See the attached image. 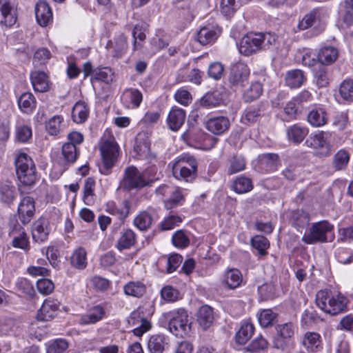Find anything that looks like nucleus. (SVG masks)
I'll use <instances>...</instances> for the list:
<instances>
[{
	"label": "nucleus",
	"mask_w": 353,
	"mask_h": 353,
	"mask_svg": "<svg viewBox=\"0 0 353 353\" xmlns=\"http://www.w3.org/2000/svg\"><path fill=\"white\" fill-rule=\"evenodd\" d=\"M234 190L238 194H243L253 189L252 180L245 176H239L234 181Z\"/></svg>",
	"instance_id": "nucleus-39"
},
{
	"label": "nucleus",
	"mask_w": 353,
	"mask_h": 353,
	"mask_svg": "<svg viewBox=\"0 0 353 353\" xmlns=\"http://www.w3.org/2000/svg\"><path fill=\"white\" fill-rule=\"evenodd\" d=\"M276 41L270 33L249 32L241 39L239 46L241 54L250 56L261 50H268Z\"/></svg>",
	"instance_id": "nucleus-2"
},
{
	"label": "nucleus",
	"mask_w": 353,
	"mask_h": 353,
	"mask_svg": "<svg viewBox=\"0 0 353 353\" xmlns=\"http://www.w3.org/2000/svg\"><path fill=\"white\" fill-rule=\"evenodd\" d=\"M285 84L291 88L300 87L305 80L303 71L301 70H292L289 71L285 76Z\"/></svg>",
	"instance_id": "nucleus-27"
},
{
	"label": "nucleus",
	"mask_w": 353,
	"mask_h": 353,
	"mask_svg": "<svg viewBox=\"0 0 353 353\" xmlns=\"http://www.w3.org/2000/svg\"><path fill=\"white\" fill-rule=\"evenodd\" d=\"M68 347L65 339H57L50 343L47 347V353H64Z\"/></svg>",
	"instance_id": "nucleus-57"
},
{
	"label": "nucleus",
	"mask_w": 353,
	"mask_h": 353,
	"mask_svg": "<svg viewBox=\"0 0 353 353\" xmlns=\"http://www.w3.org/2000/svg\"><path fill=\"white\" fill-rule=\"evenodd\" d=\"M250 243L252 248L257 250L261 255L266 254V250L270 246L269 241L261 235L254 236L251 239Z\"/></svg>",
	"instance_id": "nucleus-48"
},
{
	"label": "nucleus",
	"mask_w": 353,
	"mask_h": 353,
	"mask_svg": "<svg viewBox=\"0 0 353 353\" xmlns=\"http://www.w3.org/2000/svg\"><path fill=\"white\" fill-rule=\"evenodd\" d=\"M338 55V50L335 48H323L318 54V65L325 66L332 64L336 60Z\"/></svg>",
	"instance_id": "nucleus-25"
},
{
	"label": "nucleus",
	"mask_w": 353,
	"mask_h": 353,
	"mask_svg": "<svg viewBox=\"0 0 353 353\" xmlns=\"http://www.w3.org/2000/svg\"><path fill=\"white\" fill-rule=\"evenodd\" d=\"M12 246L28 251L30 249L28 238L26 233L22 231L19 236H14L12 240Z\"/></svg>",
	"instance_id": "nucleus-59"
},
{
	"label": "nucleus",
	"mask_w": 353,
	"mask_h": 353,
	"mask_svg": "<svg viewBox=\"0 0 353 353\" xmlns=\"http://www.w3.org/2000/svg\"><path fill=\"white\" fill-rule=\"evenodd\" d=\"M222 101L221 94L218 91L206 93L199 101L201 106L214 108L218 106Z\"/></svg>",
	"instance_id": "nucleus-32"
},
{
	"label": "nucleus",
	"mask_w": 353,
	"mask_h": 353,
	"mask_svg": "<svg viewBox=\"0 0 353 353\" xmlns=\"http://www.w3.org/2000/svg\"><path fill=\"white\" fill-rule=\"evenodd\" d=\"M277 314L271 310H263L259 316V322L263 327H267L273 324Z\"/></svg>",
	"instance_id": "nucleus-54"
},
{
	"label": "nucleus",
	"mask_w": 353,
	"mask_h": 353,
	"mask_svg": "<svg viewBox=\"0 0 353 353\" xmlns=\"http://www.w3.org/2000/svg\"><path fill=\"white\" fill-rule=\"evenodd\" d=\"M243 281V276L241 271L236 268L228 270L224 275L223 283L230 289H236L239 287Z\"/></svg>",
	"instance_id": "nucleus-26"
},
{
	"label": "nucleus",
	"mask_w": 353,
	"mask_h": 353,
	"mask_svg": "<svg viewBox=\"0 0 353 353\" xmlns=\"http://www.w3.org/2000/svg\"><path fill=\"white\" fill-rule=\"evenodd\" d=\"M16 172L18 180L22 187L31 188L37 180L35 164L32 158L26 153H20L17 155L14 160Z\"/></svg>",
	"instance_id": "nucleus-4"
},
{
	"label": "nucleus",
	"mask_w": 353,
	"mask_h": 353,
	"mask_svg": "<svg viewBox=\"0 0 353 353\" xmlns=\"http://www.w3.org/2000/svg\"><path fill=\"white\" fill-rule=\"evenodd\" d=\"M254 327L251 323L243 325L236 334V341L240 345H243L251 338L254 333Z\"/></svg>",
	"instance_id": "nucleus-38"
},
{
	"label": "nucleus",
	"mask_w": 353,
	"mask_h": 353,
	"mask_svg": "<svg viewBox=\"0 0 353 353\" xmlns=\"http://www.w3.org/2000/svg\"><path fill=\"white\" fill-rule=\"evenodd\" d=\"M17 195L15 187L10 184L0 185V200L6 205H10Z\"/></svg>",
	"instance_id": "nucleus-37"
},
{
	"label": "nucleus",
	"mask_w": 353,
	"mask_h": 353,
	"mask_svg": "<svg viewBox=\"0 0 353 353\" xmlns=\"http://www.w3.org/2000/svg\"><path fill=\"white\" fill-rule=\"evenodd\" d=\"M320 336L315 332H307L305 334L302 344L307 350L312 352L316 350L319 345Z\"/></svg>",
	"instance_id": "nucleus-46"
},
{
	"label": "nucleus",
	"mask_w": 353,
	"mask_h": 353,
	"mask_svg": "<svg viewBox=\"0 0 353 353\" xmlns=\"http://www.w3.org/2000/svg\"><path fill=\"white\" fill-rule=\"evenodd\" d=\"M136 236L134 232L130 229L125 230L118 241L117 248L120 251L129 249L134 245Z\"/></svg>",
	"instance_id": "nucleus-36"
},
{
	"label": "nucleus",
	"mask_w": 353,
	"mask_h": 353,
	"mask_svg": "<svg viewBox=\"0 0 353 353\" xmlns=\"http://www.w3.org/2000/svg\"><path fill=\"white\" fill-rule=\"evenodd\" d=\"M205 126L211 132H225L230 127V121L222 116L213 117L208 120Z\"/></svg>",
	"instance_id": "nucleus-23"
},
{
	"label": "nucleus",
	"mask_w": 353,
	"mask_h": 353,
	"mask_svg": "<svg viewBox=\"0 0 353 353\" xmlns=\"http://www.w3.org/2000/svg\"><path fill=\"white\" fill-rule=\"evenodd\" d=\"M156 168H149L142 172L133 165L125 169L123 179L120 181L119 188L124 191H130L134 189H141L150 185L157 179L151 177V173L154 172Z\"/></svg>",
	"instance_id": "nucleus-1"
},
{
	"label": "nucleus",
	"mask_w": 353,
	"mask_h": 353,
	"mask_svg": "<svg viewBox=\"0 0 353 353\" xmlns=\"http://www.w3.org/2000/svg\"><path fill=\"white\" fill-rule=\"evenodd\" d=\"M19 108L25 113L31 112L36 105V100L30 92H25L21 95L18 100Z\"/></svg>",
	"instance_id": "nucleus-34"
},
{
	"label": "nucleus",
	"mask_w": 353,
	"mask_h": 353,
	"mask_svg": "<svg viewBox=\"0 0 353 353\" xmlns=\"http://www.w3.org/2000/svg\"><path fill=\"white\" fill-rule=\"evenodd\" d=\"M262 93V84L258 81H254L244 91L243 99L245 102H252L259 98Z\"/></svg>",
	"instance_id": "nucleus-33"
},
{
	"label": "nucleus",
	"mask_w": 353,
	"mask_h": 353,
	"mask_svg": "<svg viewBox=\"0 0 353 353\" xmlns=\"http://www.w3.org/2000/svg\"><path fill=\"white\" fill-rule=\"evenodd\" d=\"M221 29L218 26H204L197 34V40L202 45L215 41L219 37Z\"/></svg>",
	"instance_id": "nucleus-17"
},
{
	"label": "nucleus",
	"mask_w": 353,
	"mask_h": 353,
	"mask_svg": "<svg viewBox=\"0 0 353 353\" xmlns=\"http://www.w3.org/2000/svg\"><path fill=\"white\" fill-rule=\"evenodd\" d=\"M318 19V12L316 10H313L303 17L299 21L297 28L299 30H305L314 26Z\"/></svg>",
	"instance_id": "nucleus-44"
},
{
	"label": "nucleus",
	"mask_w": 353,
	"mask_h": 353,
	"mask_svg": "<svg viewBox=\"0 0 353 353\" xmlns=\"http://www.w3.org/2000/svg\"><path fill=\"white\" fill-rule=\"evenodd\" d=\"M224 72V66L219 62H214L211 63L208 68V74L210 77L219 80L220 79Z\"/></svg>",
	"instance_id": "nucleus-60"
},
{
	"label": "nucleus",
	"mask_w": 353,
	"mask_h": 353,
	"mask_svg": "<svg viewBox=\"0 0 353 353\" xmlns=\"http://www.w3.org/2000/svg\"><path fill=\"white\" fill-rule=\"evenodd\" d=\"M165 343V337L163 334H154L149 339L148 348L151 353H162Z\"/></svg>",
	"instance_id": "nucleus-31"
},
{
	"label": "nucleus",
	"mask_w": 353,
	"mask_h": 353,
	"mask_svg": "<svg viewBox=\"0 0 353 353\" xmlns=\"http://www.w3.org/2000/svg\"><path fill=\"white\" fill-rule=\"evenodd\" d=\"M62 154L65 161L74 163L77 157L76 146L72 143H65L62 146Z\"/></svg>",
	"instance_id": "nucleus-55"
},
{
	"label": "nucleus",
	"mask_w": 353,
	"mask_h": 353,
	"mask_svg": "<svg viewBox=\"0 0 353 353\" xmlns=\"http://www.w3.org/2000/svg\"><path fill=\"white\" fill-rule=\"evenodd\" d=\"M214 321L213 310L205 305L200 307L197 313V322L203 330H208Z\"/></svg>",
	"instance_id": "nucleus-21"
},
{
	"label": "nucleus",
	"mask_w": 353,
	"mask_h": 353,
	"mask_svg": "<svg viewBox=\"0 0 353 353\" xmlns=\"http://www.w3.org/2000/svg\"><path fill=\"white\" fill-rule=\"evenodd\" d=\"M305 143L314 150V154L319 157H327L330 154V144L323 134H310Z\"/></svg>",
	"instance_id": "nucleus-11"
},
{
	"label": "nucleus",
	"mask_w": 353,
	"mask_h": 353,
	"mask_svg": "<svg viewBox=\"0 0 353 353\" xmlns=\"http://www.w3.org/2000/svg\"><path fill=\"white\" fill-rule=\"evenodd\" d=\"M170 315L168 327L171 333L177 337H183L190 332L191 322L186 310L180 308L172 312Z\"/></svg>",
	"instance_id": "nucleus-6"
},
{
	"label": "nucleus",
	"mask_w": 353,
	"mask_h": 353,
	"mask_svg": "<svg viewBox=\"0 0 353 353\" xmlns=\"http://www.w3.org/2000/svg\"><path fill=\"white\" fill-rule=\"evenodd\" d=\"M250 74L246 64L237 62L232 65L228 77L229 86L234 90L243 88L248 83Z\"/></svg>",
	"instance_id": "nucleus-9"
},
{
	"label": "nucleus",
	"mask_w": 353,
	"mask_h": 353,
	"mask_svg": "<svg viewBox=\"0 0 353 353\" xmlns=\"http://www.w3.org/2000/svg\"><path fill=\"white\" fill-rule=\"evenodd\" d=\"M104 314V310L102 307L97 305L94 307L90 313L83 315L81 319L82 324L94 323L102 319Z\"/></svg>",
	"instance_id": "nucleus-42"
},
{
	"label": "nucleus",
	"mask_w": 353,
	"mask_h": 353,
	"mask_svg": "<svg viewBox=\"0 0 353 353\" xmlns=\"http://www.w3.org/2000/svg\"><path fill=\"white\" fill-rule=\"evenodd\" d=\"M172 172L176 178L179 174L185 181H192L196 176L197 162L191 156L179 158L172 165Z\"/></svg>",
	"instance_id": "nucleus-7"
},
{
	"label": "nucleus",
	"mask_w": 353,
	"mask_h": 353,
	"mask_svg": "<svg viewBox=\"0 0 353 353\" xmlns=\"http://www.w3.org/2000/svg\"><path fill=\"white\" fill-rule=\"evenodd\" d=\"M17 286L23 294L32 298L35 294L33 285L26 279H20L17 283Z\"/></svg>",
	"instance_id": "nucleus-58"
},
{
	"label": "nucleus",
	"mask_w": 353,
	"mask_h": 353,
	"mask_svg": "<svg viewBox=\"0 0 353 353\" xmlns=\"http://www.w3.org/2000/svg\"><path fill=\"white\" fill-rule=\"evenodd\" d=\"M268 347V342L262 336L254 339L246 347L248 352H254L264 350Z\"/></svg>",
	"instance_id": "nucleus-56"
},
{
	"label": "nucleus",
	"mask_w": 353,
	"mask_h": 353,
	"mask_svg": "<svg viewBox=\"0 0 353 353\" xmlns=\"http://www.w3.org/2000/svg\"><path fill=\"white\" fill-rule=\"evenodd\" d=\"M31 83L35 92H44L49 89L46 74L41 71H33L30 74Z\"/></svg>",
	"instance_id": "nucleus-18"
},
{
	"label": "nucleus",
	"mask_w": 353,
	"mask_h": 353,
	"mask_svg": "<svg viewBox=\"0 0 353 353\" xmlns=\"http://www.w3.org/2000/svg\"><path fill=\"white\" fill-rule=\"evenodd\" d=\"M182 222V218L177 215L171 214L166 217L161 223V230L173 229L178 223Z\"/></svg>",
	"instance_id": "nucleus-61"
},
{
	"label": "nucleus",
	"mask_w": 353,
	"mask_h": 353,
	"mask_svg": "<svg viewBox=\"0 0 353 353\" xmlns=\"http://www.w3.org/2000/svg\"><path fill=\"white\" fill-rule=\"evenodd\" d=\"M48 221L44 218L34 222L32 229V238L37 242H43L49 234Z\"/></svg>",
	"instance_id": "nucleus-19"
},
{
	"label": "nucleus",
	"mask_w": 353,
	"mask_h": 353,
	"mask_svg": "<svg viewBox=\"0 0 353 353\" xmlns=\"http://www.w3.org/2000/svg\"><path fill=\"white\" fill-rule=\"evenodd\" d=\"M185 119V112L183 110L173 108L168 117L169 128L172 131H177L183 124Z\"/></svg>",
	"instance_id": "nucleus-20"
},
{
	"label": "nucleus",
	"mask_w": 353,
	"mask_h": 353,
	"mask_svg": "<svg viewBox=\"0 0 353 353\" xmlns=\"http://www.w3.org/2000/svg\"><path fill=\"white\" fill-rule=\"evenodd\" d=\"M350 154L345 150H339L334 156L332 165L336 170H343L350 161Z\"/></svg>",
	"instance_id": "nucleus-35"
},
{
	"label": "nucleus",
	"mask_w": 353,
	"mask_h": 353,
	"mask_svg": "<svg viewBox=\"0 0 353 353\" xmlns=\"http://www.w3.org/2000/svg\"><path fill=\"white\" fill-rule=\"evenodd\" d=\"M87 253L85 250L79 247L75 250L70 257L71 265L77 269L83 270L87 265Z\"/></svg>",
	"instance_id": "nucleus-29"
},
{
	"label": "nucleus",
	"mask_w": 353,
	"mask_h": 353,
	"mask_svg": "<svg viewBox=\"0 0 353 353\" xmlns=\"http://www.w3.org/2000/svg\"><path fill=\"white\" fill-rule=\"evenodd\" d=\"M314 70L315 81L318 87H326L329 83L326 68L324 65H318Z\"/></svg>",
	"instance_id": "nucleus-50"
},
{
	"label": "nucleus",
	"mask_w": 353,
	"mask_h": 353,
	"mask_svg": "<svg viewBox=\"0 0 353 353\" xmlns=\"http://www.w3.org/2000/svg\"><path fill=\"white\" fill-rule=\"evenodd\" d=\"M230 167L228 170L229 174H233L243 170L245 168V159L243 157L234 155L230 160Z\"/></svg>",
	"instance_id": "nucleus-49"
},
{
	"label": "nucleus",
	"mask_w": 353,
	"mask_h": 353,
	"mask_svg": "<svg viewBox=\"0 0 353 353\" xmlns=\"http://www.w3.org/2000/svg\"><path fill=\"white\" fill-rule=\"evenodd\" d=\"M172 243L176 247L185 248L189 245L190 240L183 230H179L172 236Z\"/></svg>",
	"instance_id": "nucleus-63"
},
{
	"label": "nucleus",
	"mask_w": 353,
	"mask_h": 353,
	"mask_svg": "<svg viewBox=\"0 0 353 353\" xmlns=\"http://www.w3.org/2000/svg\"><path fill=\"white\" fill-rule=\"evenodd\" d=\"M259 161L270 171H275L281 164L279 156L275 153H263L259 156Z\"/></svg>",
	"instance_id": "nucleus-28"
},
{
	"label": "nucleus",
	"mask_w": 353,
	"mask_h": 353,
	"mask_svg": "<svg viewBox=\"0 0 353 353\" xmlns=\"http://www.w3.org/2000/svg\"><path fill=\"white\" fill-rule=\"evenodd\" d=\"M19 219L23 225L28 223L35 213V202L32 197L24 196L20 201L17 210Z\"/></svg>",
	"instance_id": "nucleus-13"
},
{
	"label": "nucleus",
	"mask_w": 353,
	"mask_h": 353,
	"mask_svg": "<svg viewBox=\"0 0 353 353\" xmlns=\"http://www.w3.org/2000/svg\"><path fill=\"white\" fill-rule=\"evenodd\" d=\"M327 290H319L316 294V306L325 314L335 316L347 311L348 299L342 294L339 293L331 296Z\"/></svg>",
	"instance_id": "nucleus-3"
},
{
	"label": "nucleus",
	"mask_w": 353,
	"mask_h": 353,
	"mask_svg": "<svg viewBox=\"0 0 353 353\" xmlns=\"http://www.w3.org/2000/svg\"><path fill=\"white\" fill-rule=\"evenodd\" d=\"M104 314V310L102 307L97 305L94 307L90 313L83 315L81 319L82 324L94 323L102 319Z\"/></svg>",
	"instance_id": "nucleus-41"
},
{
	"label": "nucleus",
	"mask_w": 353,
	"mask_h": 353,
	"mask_svg": "<svg viewBox=\"0 0 353 353\" xmlns=\"http://www.w3.org/2000/svg\"><path fill=\"white\" fill-rule=\"evenodd\" d=\"M17 16L10 0H0V25L11 27L15 24Z\"/></svg>",
	"instance_id": "nucleus-14"
},
{
	"label": "nucleus",
	"mask_w": 353,
	"mask_h": 353,
	"mask_svg": "<svg viewBox=\"0 0 353 353\" xmlns=\"http://www.w3.org/2000/svg\"><path fill=\"white\" fill-rule=\"evenodd\" d=\"M88 114V108L85 102L78 101L72 108V117L75 123H81L87 119Z\"/></svg>",
	"instance_id": "nucleus-30"
},
{
	"label": "nucleus",
	"mask_w": 353,
	"mask_h": 353,
	"mask_svg": "<svg viewBox=\"0 0 353 353\" xmlns=\"http://www.w3.org/2000/svg\"><path fill=\"white\" fill-rule=\"evenodd\" d=\"M258 292L262 300L273 299L276 296V286L271 283H266L258 288Z\"/></svg>",
	"instance_id": "nucleus-47"
},
{
	"label": "nucleus",
	"mask_w": 353,
	"mask_h": 353,
	"mask_svg": "<svg viewBox=\"0 0 353 353\" xmlns=\"http://www.w3.org/2000/svg\"><path fill=\"white\" fill-rule=\"evenodd\" d=\"M119 149L113 136L110 135L108 139L103 141L100 146L102 165L99 166V171L101 174L108 175L111 173V170L117 159Z\"/></svg>",
	"instance_id": "nucleus-5"
},
{
	"label": "nucleus",
	"mask_w": 353,
	"mask_h": 353,
	"mask_svg": "<svg viewBox=\"0 0 353 353\" xmlns=\"http://www.w3.org/2000/svg\"><path fill=\"white\" fill-rule=\"evenodd\" d=\"M310 215L303 210H296L291 212L290 221L293 227L298 231L305 228L309 225Z\"/></svg>",
	"instance_id": "nucleus-22"
},
{
	"label": "nucleus",
	"mask_w": 353,
	"mask_h": 353,
	"mask_svg": "<svg viewBox=\"0 0 353 353\" xmlns=\"http://www.w3.org/2000/svg\"><path fill=\"white\" fill-rule=\"evenodd\" d=\"M60 303L57 300L48 298L46 299L39 310L37 319L39 321H48L55 317Z\"/></svg>",
	"instance_id": "nucleus-15"
},
{
	"label": "nucleus",
	"mask_w": 353,
	"mask_h": 353,
	"mask_svg": "<svg viewBox=\"0 0 353 353\" xmlns=\"http://www.w3.org/2000/svg\"><path fill=\"white\" fill-rule=\"evenodd\" d=\"M128 323L132 326H136L139 323L140 325L133 330V333L137 336H141L143 333L148 331L152 325L151 323L143 316V312L141 308L133 311L129 318L128 319Z\"/></svg>",
	"instance_id": "nucleus-12"
},
{
	"label": "nucleus",
	"mask_w": 353,
	"mask_h": 353,
	"mask_svg": "<svg viewBox=\"0 0 353 353\" xmlns=\"http://www.w3.org/2000/svg\"><path fill=\"white\" fill-rule=\"evenodd\" d=\"M34 11L37 21L41 26H47L52 21V10L46 1L39 0L35 5Z\"/></svg>",
	"instance_id": "nucleus-16"
},
{
	"label": "nucleus",
	"mask_w": 353,
	"mask_h": 353,
	"mask_svg": "<svg viewBox=\"0 0 353 353\" xmlns=\"http://www.w3.org/2000/svg\"><path fill=\"white\" fill-rule=\"evenodd\" d=\"M174 99L178 103L184 106L188 105L192 100L191 94L184 89L178 90L174 94Z\"/></svg>",
	"instance_id": "nucleus-64"
},
{
	"label": "nucleus",
	"mask_w": 353,
	"mask_h": 353,
	"mask_svg": "<svg viewBox=\"0 0 353 353\" xmlns=\"http://www.w3.org/2000/svg\"><path fill=\"white\" fill-rule=\"evenodd\" d=\"M276 333L273 337V347L285 350L294 336V326L292 323L278 324L275 327Z\"/></svg>",
	"instance_id": "nucleus-10"
},
{
	"label": "nucleus",
	"mask_w": 353,
	"mask_h": 353,
	"mask_svg": "<svg viewBox=\"0 0 353 353\" xmlns=\"http://www.w3.org/2000/svg\"><path fill=\"white\" fill-rule=\"evenodd\" d=\"M152 221L151 215L144 212L134 219V223L140 230H145L150 227Z\"/></svg>",
	"instance_id": "nucleus-52"
},
{
	"label": "nucleus",
	"mask_w": 353,
	"mask_h": 353,
	"mask_svg": "<svg viewBox=\"0 0 353 353\" xmlns=\"http://www.w3.org/2000/svg\"><path fill=\"white\" fill-rule=\"evenodd\" d=\"M325 112L321 110H313L307 115L308 122L314 127H320L327 122Z\"/></svg>",
	"instance_id": "nucleus-40"
},
{
	"label": "nucleus",
	"mask_w": 353,
	"mask_h": 353,
	"mask_svg": "<svg viewBox=\"0 0 353 353\" xmlns=\"http://www.w3.org/2000/svg\"><path fill=\"white\" fill-rule=\"evenodd\" d=\"M46 130L48 132H59L65 130V124L61 117L54 116L46 123Z\"/></svg>",
	"instance_id": "nucleus-51"
},
{
	"label": "nucleus",
	"mask_w": 353,
	"mask_h": 353,
	"mask_svg": "<svg viewBox=\"0 0 353 353\" xmlns=\"http://www.w3.org/2000/svg\"><path fill=\"white\" fill-rule=\"evenodd\" d=\"M124 292L127 295L140 297L145 292V286L141 282H130L124 287Z\"/></svg>",
	"instance_id": "nucleus-45"
},
{
	"label": "nucleus",
	"mask_w": 353,
	"mask_h": 353,
	"mask_svg": "<svg viewBox=\"0 0 353 353\" xmlns=\"http://www.w3.org/2000/svg\"><path fill=\"white\" fill-rule=\"evenodd\" d=\"M104 314V310L102 307L97 305L94 307L90 313L83 315L81 319L82 324L94 323L102 319Z\"/></svg>",
	"instance_id": "nucleus-43"
},
{
	"label": "nucleus",
	"mask_w": 353,
	"mask_h": 353,
	"mask_svg": "<svg viewBox=\"0 0 353 353\" xmlns=\"http://www.w3.org/2000/svg\"><path fill=\"white\" fill-rule=\"evenodd\" d=\"M339 92L345 101H353V81H344L341 84Z\"/></svg>",
	"instance_id": "nucleus-53"
},
{
	"label": "nucleus",
	"mask_w": 353,
	"mask_h": 353,
	"mask_svg": "<svg viewBox=\"0 0 353 353\" xmlns=\"http://www.w3.org/2000/svg\"><path fill=\"white\" fill-rule=\"evenodd\" d=\"M37 288L39 292L47 295L53 292L54 285L53 282L48 279H41L37 281Z\"/></svg>",
	"instance_id": "nucleus-62"
},
{
	"label": "nucleus",
	"mask_w": 353,
	"mask_h": 353,
	"mask_svg": "<svg viewBox=\"0 0 353 353\" xmlns=\"http://www.w3.org/2000/svg\"><path fill=\"white\" fill-rule=\"evenodd\" d=\"M150 150L148 134H137L134 138V151L139 156H145Z\"/></svg>",
	"instance_id": "nucleus-24"
},
{
	"label": "nucleus",
	"mask_w": 353,
	"mask_h": 353,
	"mask_svg": "<svg viewBox=\"0 0 353 353\" xmlns=\"http://www.w3.org/2000/svg\"><path fill=\"white\" fill-rule=\"evenodd\" d=\"M333 225L327 221H321L314 223L305 232L302 237V241L306 244H316L327 241V234L332 231Z\"/></svg>",
	"instance_id": "nucleus-8"
}]
</instances>
